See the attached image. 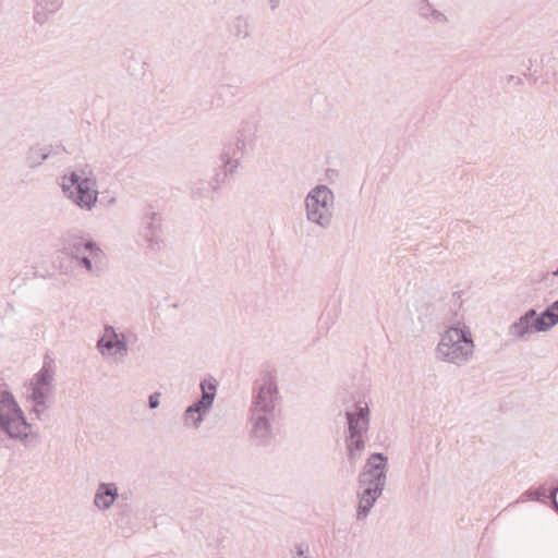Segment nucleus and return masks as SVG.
Here are the masks:
<instances>
[{
    "label": "nucleus",
    "instance_id": "obj_19",
    "mask_svg": "<svg viewBox=\"0 0 558 558\" xmlns=\"http://www.w3.org/2000/svg\"><path fill=\"white\" fill-rule=\"evenodd\" d=\"M555 276H558V269L554 272Z\"/></svg>",
    "mask_w": 558,
    "mask_h": 558
},
{
    "label": "nucleus",
    "instance_id": "obj_8",
    "mask_svg": "<svg viewBox=\"0 0 558 558\" xmlns=\"http://www.w3.org/2000/svg\"><path fill=\"white\" fill-rule=\"evenodd\" d=\"M332 193L326 186L316 187L306 198L308 219L324 225L327 221Z\"/></svg>",
    "mask_w": 558,
    "mask_h": 558
},
{
    "label": "nucleus",
    "instance_id": "obj_15",
    "mask_svg": "<svg viewBox=\"0 0 558 558\" xmlns=\"http://www.w3.org/2000/svg\"><path fill=\"white\" fill-rule=\"evenodd\" d=\"M277 392L276 386L271 380H267L259 389L258 400L263 409H268L272 402Z\"/></svg>",
    "mask_w": 558,
    "mask_h": 558
},
{
    "label": "nucleus",
    "instance_id": "obj_14",
    "mask_svg": "<svg viewBox=\"0 0 558 558\" xmlns=\"http://www.w3.org/2000/svg\"><path fill=\"white\" fill-rule=\"evenodd\" d=\"M104 254L97 257L96 259L93 258L89 253H85L80 255V257H76V265L78 267L84 268L88 274L95 275L98 272V265L102 262Z\"/></svg>",
    "mask_w": 558,
    "mask_h": 558
},
{
    "label": "nucleus",
    "instance_id": "obj_13",
    "mask_svg": "<svg viewBox=\"0 0 558 558\" xmlns=\"http://www.w3.org/2000/svg\"><path fill=\"white\" fill-rule=\"evenodd\" d=\"M558 323V300L534 320V330L545 331Z\"/></svg>",
    "mask_w": 558,
    "mask_h": 558
},
{
    "label": "nucleus",
    "instance_id": "obj_16",
    "mask_svg": "<svg viewBox=\"0 0 558 558\" xmlns=\"http://www.w3.org/2000/svg\"><path fill=\"white\" fill-rule=\"evenodd\" d=\"M50 155V149L48 147H32L27 154V163L31 167H37L41 165L44 160H46Z\"/></svg>",
    "mask_w": 558,
    "mask_h": 558
},
{
    "label": "nucleus",
    "instance_id": "obj_9",
    "mask_svg": "<svg viewBox=\"0 0 558 558\" xmlns=\"http://www.w3.org/2000/svg\"><path fill=\"white\" fill-rule=\"evenodd\" d=\"M202 399L187 408L185 412V420L189 424L197 426L202 421V415L211 405L216 395V384L214 380H204L201 384Z\"/></svg>",
    "mask_w": 558,
    "mask_h": 558
},
{
    "label": "nucleus",
    "instance_id": "obj_2",
    "mask_svg": "<svg viewBox=\"0 0 558 558\" xmlns=\"http://www.w3.org/2000/svg\"><path fill=\"white\" fill-rule=\"evenodd\" d=\"M56 369L51 361H45L43 366L23 384V396L32 404L31 413L41 420L49 409L56 387Z\"/></svg>",
    "mask_w": 558,
    "mask_h": 558
},
{
    "label": "nucleus",
    "instance_id": "obj_18",
    "mask_svg": "<svg viewBox=\"0 0 558 558\" xmlns=\"http://www.w3.org/2000/svg\"><path fill=\"white\" fill-rule=\"evenodd\" d=\"M535 315V311H531L530 313H527L524 317V319L526 322H529L531 318H533V316Z\"/></svg>",
    "mask_w": 558,
    "mask_h": 558
},
{
    "label": "nucleus",
    "instance_id": "obj_12",
    "mask_svg": "<svg viewBox=\"0 0 558 558\" xmlns=\"http://www.w3.org/2000/svg\"><path fill=\"white\" fill-rule=\"evenodd\" d=\"M64 0H34L33 20L36 24L43 26L62 10Z\"/></svg>",
    "mask_w": 558,
    "mask_h": 558
},
{
    "label": "nucleus",
    "instance_id": "obj_17",
    "mask_svg": "<svg viewBox=\"0 0 558 558\" xmlns=\"http://www.w3.org/2000/svg\"><path fill=\"white\" fill-rule=\"evenodd\" d=\"M159 397H160L159 393H155V395L149 397V407L151 409H155V408L158 407V404H159Z\"/></svg>",
    "mask_w": 558,
    "mask_h": 558
},
{
    "label": "nucleus",
    "instance_id": "obj_1",
    "mask_svg": "<svg viewBox=\"0 0 558 558\" xmlns=\"http://www.w3.org/2000/svg\"><path fill=\"white\" fill-rule=\"evenodd\" d=\"M28 445L38 438L15 397L8 390L0 391V436Z\"/></svg>",
    "mask_w": 558,
    "mask_h": 558
},
{
    "label": "nucleus",
    "instance_id": "obj_3",
    "mask_svg": "<svg viewBox=\"0 0 558 558\" xmlns=\"http://www.w3.org/2000/svg\"><path fill=\"white\" fill-rule=\"evenodd\" d=\"M64 196L83 210H92L98 199L96 181L83 171H71L61 177Z\"/></svg>",
    "mask_w": 558,
    "mask_h": 558
},
{
    "label": "nucleus",
    "instance_id": "obj_5",
    "mask_svg": "<svg viewBox=\"0 0 558 558\" xmlns=\"http://www.w3.org/2000/svg\"><path fill=\"white\" fill-rule=\"evenodd\" d=\"M385 465L386 459L380 453L373 454L361 475V483L365 486V489L360 498L359 509L360 513L364 515L381 492L385 481Z\"/></svg>",
    "mask_w": 558,
    "mask_h": 558
},
{
    "label": "nucleus",
    "instance_id": "obj_6",
    "mask_svg": "<svg viewBox=\"0 0 558 558\" xmlns=\"http://www.w3.org/2000/svg\"><path fill=\"white\" fill-rule=\"evenodd\" d=\"M473 342L468 331L461 328L448 329L438 345L439 353L456 362L472 352Z\"/></svg>",
    "mask_w": 558,
    "mask_h": 558
},
{
    "label": "nucleus",
    "instance_id": "obj_20",
    "mask_svg": "<svg viewBox=\"0 0 558 558\" xmlns=\"http://www.w3.org/2000/svg\"><path fill=\"white\" fill-rule=\"evenodd\" d=\"M298 558H303L301 555Z\"/></svg>",
    "mask_w": 558,
    "mask_h": 558
},
{
    "label": "nucleus",
    "instance_id": "obj_11",
    "mask_svg": "<svg viewBox=\"0 0 558 558\" xmlns=\"http://www.w3.org/2000/svg\"><path fill=\"white\" fill-rule=\"evenodd\" d=\"M119 497L118 485L113 482H100L96 486L93 506L100 512L109 510Z\"/></svg>",
    "mask_w": 558,
    "mask_h": 558
},
{
    "label": "nucleus",
    "instance_id": "obj_10",
    "mask_svg": "<svg viewBox=\"0 0 558 558\" xmlns=\"http://www.w3.org/2000/svg\"><path fill=\"white\" fill-rule=\"evenodd\" d=\"M368 412L367 407H359V418H354L353 414H348L349 428H350V442L348 445L349 453L351 457L355 452L364 449V441L362 439L361 429L365 428L366 422L364 421Z\"/></svg>",
    "mask_w": 558,
    "mask_h": 558
},
{
    "label": "nucleus",
    "instance_id": "obj_7",
    "mask_svg": "<svg viewBox=\"0 0 558 558\" xmlns=\"http://www.w3.org/2000/svg\"><path fill=\"white\" fill-rule=\"evenodd\" d=\"M61 252L72 259L89 253L94 259L102 255L101 248L92 239L76 232H68L60 239Z\"/></svg>",
    "mask_w": 558,
    "mask_h": 558
},
{
    "label": "nucleus",
    "instance_id": "obj_4",
    "mask_svg": "<svg viewBox=\"0 0 558 558\" xmlns=\"http://www.w3.org/2000/svg\"><path fill=\"white\" fill-rule=\"evenodd\" d=\"M96 349L101 360L108 365L122 364L130 352V339L124 332L111 325H105L99 335Z\"/></svg>",
    "mask_w": 558,
    "mask_h": 558
}]
</instances>
